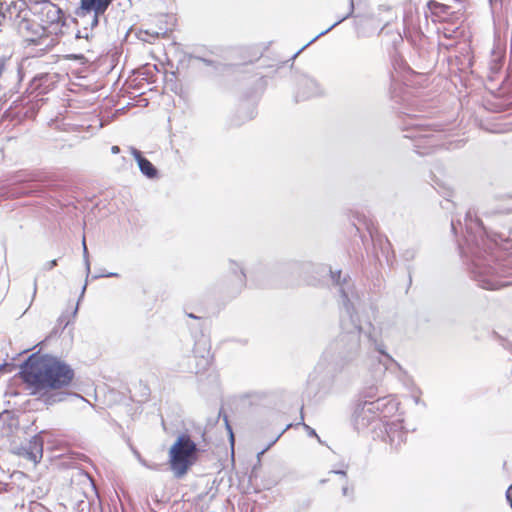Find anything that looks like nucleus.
<instances>
[{
  "label": "nucleus",
  "mask_w": 512,
  "mask_h": 512,
  "mask_svg": "<svg viewBox=\"0 0 512 512\" xmlns=\"http://www.w3.org/2000/svg\"><path fill=\"white\" fill-rule=\"evenodd\" d=\"M229 270L236 275L238 281L240 282L241 285H244L245 283V279H246V274L244 273L242 267H240V265L233 261V260H230L229 261Z\"/></svg>",
  "instance_id": "17"
},
{
  "label": "nucleus",
  "mask_w": 512,
  "mask_h": 512,
  "mask_svg": "<svg viewBox=\"0 0 512 512\" xmlns=\"http://www.w3.org/2000/svg\"><path fill=\"white\" fill-rule=\"evenodd\" d=\"M331 473L346 477V472L344 470H333V471H331Z\"/></svg>",
  "instance_id": "29"
},
{
  "label": "nucleus",
  "mask_w": 512,
  "mask_h": 512,
  "mask_svg": "<svg viewBox=\"0 0 512 512\" xmlns=\"http://www.w3.org/2000/svg\"><path fill=\"white\" fill-rule=\"evenodd\" d=\"M76 41H77V45L79 47V49L83 50V51H86V52H93V39H89V41H87L86 39H81L79 40L78 38H76Z\"/></svg>",
  "instance_id": "18"
},
{
  "label": "nucleus",
  "mask_w": 512,
  "mask_h": 512,
  "mask_svg": "<svg viewBox=\"0 0 512 512\" xmlns=\"http://www.w3.org/2000/svg\"><path fill=\"white\" fill-rule=\"evenodd\" d=\"M188 317L193 318V319H197V318H198L197 316H195V315H194V314H192V313H191V314H188Z\"/></svg>",
  "instance_id": "36"
},
{
  "label": "nucleus",
  "mask_w": 512,
  "mask_h": 512,
  "mask_svg": "<svg viewBox=\"0 0 512 512\" xmlns=\"http://www.w3.org/2000/svg\"><path fill=\"white\" fill-rule=\"evenodd\" d=\"M17 419H18V418H14V417L9 418V420L11 421L9 424H10V425H12V422H13V421H15V420H17Z\"/></svg>",
  "instance_id": "37"
},
{
  "label": "nucleus",
  "mask_w": 512,
  "mask_h": 512,
  "mask_svg": "<svg viewBox=\"0 0 512 512\" xmlns=\"http://www.w3.org/2000/svg\"><path fill=\"white\" fill-rule=\"evenodd\" d=\"M19 375L32 394L41 393L40 400L47 407L71 399L83 400L76 393L60 390L72 382L74 370L57 357L33 353L22 363Z\"/></svg>",
  "instance_id": "2"
},
{
  "label": "nucleus",
  "mask_w": 512,
  "mask_h": 512,
  "mask_svg": "<svg viewBox=\"0 0 512 512\" xmlns=\"http://www.w3.org/2000/svg\"><path fill=\"white\" fill-rule=\"evenodd\" d=\"M76 16V24L79 29L77 30L75 38H78L79 40L84 38L87 41H89V39H94L92 30L98 25L100 16L95 13L83 11L81 9L76 11Z\"/></svg>",
  "instance_id": "5"
},
{
  "label": "nucleus",
  "mask_w": 512,
  "mask_h": 512,
  "mask_svg": "<svg viewBox=\"0 0 512 512\" xmlns=\"http://www.w3.org/2000/svg\"><path fill=\"white\" fill-rule=\"evenodd\" d=\"M43 455V441L40 436L35 435L33 436L32 440L30 441L29 449L25 451L24 456L34 462L35 464L38 463Z\"/></svg>",
  "instance_id": "12"
},
{
  "label": "nucleus",
  "mask_w": 512,
  "mask_h": 512,
  "mask_svg": "<svg viewBox=\"0 0 512 512\" xmlns=\"http://www.w3.org/2000/svg\"><path fill=\"white\" fill-rule=\"evenodd\" d=\"M191 58L194 59V60H197V61H201V62H203L207 66L216 67L215 62L210 60V59H206V58L200 57L198 55H193V56H191Z\"/></svg>",
  "instance_id": "22"
},
{
  "label": "nucleus",
  "mask_w": 512,
  "mask_h": 512,
  "mask_svg": "<svg viewBox=\"0 0 512 512\" xmlns=\"http://www.w3.org/2000/svg\"><path fill=\"white\" fill-rule=\"evenodd\" d=\"M294 398V395L287 392H254L229 396L223 400L217 416L245 413L253 406H263L282 413H288L289 411L284 409Z\"/></svg>",
  "instance_id": "3"
},
{
  "label": "nucleus",
  "mask_w": 512,
  "mask_h": 512,
  "mask_svg": "<svg viewBox=\"0 0 512 512\" xmlns=\"http://www.w3.org/2000/svg\"><path fill=\"white\" fill-rule=\"evenodd\" d=\"M111 152H112L113 154H117V153H119V152H120V148H119L118 146H112V148H111Z\"/></svg>",
  "instance_id": "31"
},
{
  "label": "nucleus",
  "mask_w": 512,
  "mask_h": 512,
  "mask_svg": "<svg viewBox=\"0 0 512 512\" xmlns=\"http://www.w3.org/2000/svg\"><path fill=\"white\" fill-rule=\"evenodd\" d=\"M331 279L338 287L339 303L344 310L341 316V332L322 353L307 382V394L322 398L333 387V378L325 373L329 365L344 366L359 358L363 348L373 341L370 332L363 331L359 324L357 306L360 298L348 276L341 277V270H330Z\"/></svg>",
  "instance_id": "1"
},
{
  "label": "nucleus",
  "mask_w": 512,
  "mask_h": 512,
  "mask_svg": "<svg viewBox=\"0 0 512 512\" xmlns=\"http://www.w3.org/2000/svg\"><path fill=\"white\" fill-rule=\"evenodd\" d=\"M416 251L414 249H407L403 253V257L405 260L410 261L415 258Z\"/></svg>",
  "instance_id": "23"
},
{
  "label": "nucleus",
  "mask_w": 512,
  "mask_h": 512,
  "mask_svg": "<svg viewBox=\"0 0 512 512\" xmlns=\"http://www.w3.org/2000/svg\"><path fill=\"white\" fill-rule=\"evenodd\" d=\"M298 89L296 94V99L306 100L311 97L319 96L323 93V89L321 85L314 79L309 76H301L298 80Z\"/></svg>",
  "instance_id": "8"
},
{
  "label": "nucleus",
  "mask_w": 512,
  "mask_h": 512,
  "mask_svg": "<svg viewBox=\"0 0 512 512\" xmlns=\"http://www.w3.org/2000/svg\"><path fill=\"white\" fill-rule=\"evenodd\" d=\"M86 287H87V283H85L84 286L82 287L80 298L83 297V295L85 293V290H86Z\"/></svg>",
  "instance_id": "32"
},
{
  "label": "nucleus",
  "mask_w": 512,
  "mask_h": 512,
  "mask_svg": "<svg viewBox=\"0 0 512 512\" xmlns=\"http://www.w3.org/2000/svg\"><path fill=\"white\" fill-rule=\"evenodd\" d=\"M300 420H301L300 422L295 424V428H297V429L302 428L303 430L306 431V433L309 436H314L318 439L319 442H321V440H320L319 436L316 434L315 430L303 422L304 418H300Z\"/></svg>",
  "instance_id": "20"
},
{
  "label": "nucleus",
  "mask_w": 512,
  "mask_h": 512,
  "mask_svg": "<svg viewBox=\"0 0 512 512\" xmlns=\"http://www.w3.org/2000/svg\"><path fill=\"white\" fill-rule=\"evenodd\" d=\"M198 448L187 434L178 436L169 450L171 470L177 478L185 475L197 460Z\"/></svg>",
  "instance_id": "4"
},
{
  "label": "nucleus",
  "mask_w": 512,
  "mask_h": 512,
  "mask_svg": "<svg viewBox=\"0 0 512 512\" xmlns=\"http://www.w3.org/2000/svg\"><path fill=\"white\" fill-rule=\"evenodd\" d=\"M20 32L26 37V41L38 44L39 40L46 36V27L39 23L23 20L19 25Z\"/></svg>",
  "instance_id": "9"
},
{
  "label": "nucleus",
  "mask_w": 512,
  "mask_h": 512,
  "mask_svg": "<svg viewBox=\"0 0 512 512\" xmlns=\"http://www.w3.org/2000/svg\"><path fill=\"white\" fill-rule=\"evenodd\" d=\"M34 14L38 15L41 24L47 25L58 24L62 21V10L49 0H42L34 8Z\"/></svg>",
  "instance_id": "7"
},
{
  "label": "nucleus",
  "mask_w": 512,
  "mask_h": 512,
  "mask_svg": "<svg viewBox=\"0 0 512 512\" xmlns=\"http://www.w3.org/2000/svg\"><path fill=\"white\" fill-rule=\"evenodd\" d=\"M130 152L134 159L136 160L140 172L146 176L148 179H155L158 176V170L157 168L147 159L145 158L142 153L134 148H130Z\"/></svg>",
  "instance_id": "10"
},
{
  "label": "nucleus",
  "mask_w": 512,
  "mask_h": 512,
  "mask_svg": "<svg viewBox=\"0 0 512 512\" xmlns=\"http://www.w3.org/2000/svg\"><path fill=\"white\" fill-rule=\"evenodd\" d=\"M100 276L101 277H118L119 274L116 273V272H109V273H106V274H101Z\"/></svg>",
  "instance_id": "28"
},
{
  "label": "nucleus",
  "mask_w": 512,
  "mask_h": 512,
  "mask_svg": "<svg viewBox=\"0 0 512 512\" xmlns=\"http://www.w3.org/2000/svg\"><path fill=\"white\" fill-rule=\"evenodd\" d=\"M354 12V0H349V11L346 15H344L343 17H341L340 19H338L336 22H334L330 27H328L327 29L321 31L320 33H318L313 39H311L306 45H304L298 52H296V54L294 55V58L303 50L305 49L308 45H310L311 43H313L314 41H316L319 37L325 35L326 33H328L329 31H331L334 27H336L338 24H340L341 22H343L344 20H346L347 18H349Z\"/></svg>",
  "instance_id": "14"
},
{
  "label": "nucleus",
  "mask_w": 512,
  "mask_h": 512,
  "mask_svg": "<svg viewBox=\"0 0 512 512\" xmlns=\"http://www.w3.org/2000/svg\"><path fill=\"white\" fill-rule=\"evenodd\" d=\"M300 416H303V405L300 407Z\"/></svg>",
  "instance_id": "38"
},
{
  "label": "nucleus",
  "mask_w": 512,
  "mask_h": 512,
  "mask_svg": "<svg viewBox=\"0 0 512 512\" xmlns=\"http://www.w3.org/2000/svg\"><path fill=\"white\" fill-rule=\"evenodd\" d=\"M466 217H467V218H469V219H471V218H472V211H471V210H469V211L467 212Z\"/></svg>",
  "instance_id": "35"
},
{
  "label": "nucleus",
  "mask_w": 512,
  "mask_h": 512,
  "mask_svg": "<svg viewBox=\"0 0 512 512\" xmlns=\"http://www.w3.org/2000/svg\"><path fill=\"white\" fill-rule=\"evenodd\" d=\"M82 248H83V261H84L86 273L88 276L90 273V261H89V253H88V248L86 245L85 236H83V239H82Z\"/></svg>",
  "instance_id": "19"
},
{
  "label": "nucleus",
  "mask_w": 512,
  "mask_h": 512,
  "mask_svg": "<svg viewBox=\"0 0 512 512\" xmlns=\"http://www.w3.org/2000/svg\"><path fill=\"white\" fill-rule=\"evenodd\" d=\"M481 286H482V288L487 289V290L496 289V286L490 280H486V279L481 280Z\"/></svg>",
  "instance_id": "25"
},
{
  "label": "nucleus",
  "mask_w": 512,
  "mask_h": 512,
  "mask_svg": "<svg viewBox=\"0 0 512 512\" xmlns=\"http://www.w3.org/2000/svg\"><path fill=\"white\" fill-rule=\"evenodd\" d=\"M292 426V424H287L286 427L284 429H281V430H277L275 432H273L271 434V436L269 437V442L268 444L266 445L265 448H263L260 452H258L257 456L258 458H260L261 455H263L270 447H272L277 441L278 439L282 436V434Z\"/></svg>",
  "instance_id": "16"
},
{
  "label": "nucleus",
  "mask_w": 512,
  "mask_h": 512,
  "mask_svg": "<svg viewBox=\"0 0 512 512\" xmlns=\"http://www.w3.org/2000/svg\"><path fill=\"white\" fill-rule=\"evenodd\" d=\"M224 419V423H225V427L228 431V434H229V441H230V445H231V448L232 450L234 449V442H235V438H234V434H233V430H232V427L228 421V418H223Z\"/></svg>",
  "instance_id": "21"
},
{
  "label": "nucleus",
  "mask_w": 512,
  "mask_h": 512,
  "mask_svg": "<svg viewBox=\"0 0 512 512\" xmlns=\"http://www.w3.org/2000/svg\"><path fill=\"white\" fill-rule=\"evenodd\" d=\"M349 492H350V491H349L348 486H344V487L342 488V494H343V496H348V495H349Z\"/></svg>",
  "instance_id": "30"
},
{
  "label": "nucleus",
  "mask_w": 512,
  "mask_h": 512,
  "mask_svg": "<svg viewBox=\"0 0 512 512\" xmlns=\"http://www.w3.org/2000/svg\"><path fill=\"white\" fill-rule=\"evenodd\" d=\"M506 498L508 502L510 503V507L512 509V484L509 486L508 490L506 491Z\"/></svg>",
  "instance_id": "27"
},
{
  "label": "nucleus",
  "mask_w": 512,
  "mask_h": 512,
  "mask_svg": "<svg viewBox=\"0 0 512 512\" xmlns=\"http://www.w3.org/2000/svg\"><path fill=\"white\" fill-rule=\"evenodd\" d=\"M211 344L208 337L201 334L199 338H197L194 342L193 347V355L194 358L198 359L196 363V367L194 370H191V372H194L196 374L200 373L201 371L206 370V368L210 364L211 360Z\"/></svg>",
  "instance_id": "6"
},
{
  "label": "nucleus",
  "mask_w": 512,
  "mask_h": 512,
  "mask_svg": "<svg viewBox=\"0 0 512 512\" xmlns=\"http://www.w3.org/2000/svg\"><path fill=\"white\" fill-rule=\"evenodd\" d=\"M380 408L379 401H359L356 403L353 416L374 414Z\"/></svg>",
  "instance_id": "13"
},
{
  "label": "nucleus",
  "mask_w": 512,
  "mask_h": 512,
  "mask_svg": "<svg viewBox=\"0 0 512 512\" xmlns=\"http://www.w3.org/2000/svg\"><path fill=\"white\" fill-rule=\"evenodd\" d=\"M112 0H81L79 9L101 16L105 13Z\"/></svg>",
  "instance_id": "11"
},
{
  "label": "nucleus",
  "mask_w": 512,
  "mask_h": 512,
  "mask_svg": "<svg viewBox=\"0 0 512 512\" xmlns=\"http://www.w3.org/2000/svg\"><path fill=\"white\" fill-rule=\"evenodd\" d=\"M77 310H78V307L76 306L75 310H74V314L77 313Z\"/></svg>",
  "instance_id": "39"
},
{
  "label": "nucleus",
  "mask_w": 512,
  "mask_h": 512,
  "mask_svg": "<svg viewBox=\"0 0 512 512\" xmlns=\"http://www.w3.org/2000/svg\"><path fill=\"white\" fill-rule=\"evenodd\" d=\"M427 8L429 9V11L438 16V17H442L444 15H447L449 13H452L450 11L451 9V6L447 3H441L439 1H436V0H429L427 2Z\"/></svg>",
  "instance_id": "15"
},
{
  "label": "nucleus",
  "mask_w": 512,
  "mask_h": 512,
  "mask_svg": "<svg viewBox=\"0 0 512 512\" xmlns=\"http://www.w3.org/2000/svg\"><path fill=\"white\" fill-rule=\"evenodd\" d=\"M56 265H57V260H56V259H53V260H51V261H49V262L45 263V265H44V267H43V268H44L45 270H51V269H53Z\"/></svg>",
  "instance_id": "26"
},
{
  "label": "nucleus",
  "mask_w": 512,
  "mask_h": 512,
  "mask_svg": "<svg viewBox=\"0 0 512 512\" xmlns=\"http://www.w3.org/2000/svg\"><path fill=\"white\" fill-rule=\"evenodd\" d=\"M74 59H77V60H80V59H83V55L79 54V55H74L73 56Z\"/></svg>",
  "instance_id": "34"
},
{
  "label": "nucleus",
  "mask_w": 512,
  "mask_h": 512,
  "mask_svg": "<svg viewBox=\"0 0 512 512\" xmlns=\"http://www.w3.org/2000/svg\"><path fill=\"white\" fill-rule=\"evenodd\" d=\"M36 291H37V285H36V280H35L34 284H33V296H35Z\"/></svg>",
  "instance_id": "33"
},
{
  "label": "nucleus",
  "mask_w": 512,
  "mask_h": 512,
  "mask_svg": "<svg viewBox=\"0 0 512 512\" xmlns=\"http://www.w3.org/2000/svg\"><path fill=\"white\" fill-rule=\"evenodd\" d=\"M401 423H402V421H401V420H397V422H396V423L387 424V426H386V431H387L388 436H389L390 438H392V435H391V434H392V428H393V427H402V426H401Z\"/></svg>",
  "instance_id": "24"
}]
</instances>
